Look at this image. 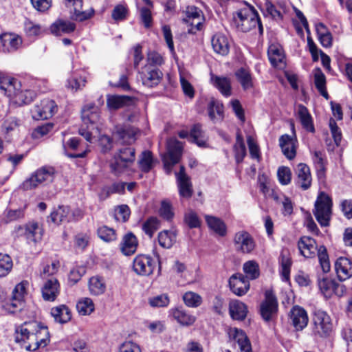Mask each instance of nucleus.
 <instances>
[{
    "label": "nucleus",
    "instance_id": "nucleus-1",
    "mask_svg": "<svg viewBox=\"0 0 352 352\" xmlns=\"http://www.w3.org/2000/svg\"><path fill=\"white\" fill-rule=\"evenodd\" d=\"M298 248L300 254L305 258H311L315 256L317 251V255L324 273L330 270V263L329 255L325 246L320 245L318 248L316 241L309 236H303L300 238L298 242Z\"/></svg>",
    "mask_w": 352,
    "mask_h": 352
},
{
    "label": "nucleus",
    "instance_id": "nucleus-2",
    "mask_svg": "<svg viewBox=\"0 0 352 352\" xmlns=\"http://www.w3.org/2000/svg\"><path fill=\"white\" fill-rule=\"evenodd\" d=\"M38 327V322H25L15 329V341L28 351H34L40 348L34 331Z\"/></svg>",
    "mask_w": 352,
    "mask_h": 352
},
{
    "label": "nucleus",
    "instance_id": "nucleus-3",
    "mask_svg": "<svg viewBox=\"0 0 352 352\" xmlns=\"http://www.w3.org/2000/svg\"><path fill=\"white\" fill-rule=\"evenodd\" d=\"M237 28L244 32L250 31L257 26L259 33L263 34V28L257 12L252 8H245L236 12L233 16Z\"/></svg>",
    "mask_w": 352,
    "mask_h": 352
},
{
    "label": "nucleus",
    "instance_id": "nucleus-4",
    "mask_svg": "<svg viewBox=\"0 0 352 352\" xmlns=\"http://www.w3.org/2000/svg\"><path fill=\"white\" fill-rule=\"evenodd\" d=\"M81 118L82 124L79 129V134L87 142H91L93 139L92 130L96 129V124L100 119L98 107L94 104H89L82 109Z\"/></svg>",
    "mask_w": 352,
    "mask_h": 352
},
{
    "label": "nucleus",
    "instance_id": "nucleus-5",
    "mask_svg": "<svg viewBox=\"0 0 352 352\" xmlns=\"http://www.w3.org/2000/svg\"><path fill=\"white\" fill-rule=\"evenodd\" d=\"M332 200L324 192H320L315 202L313 213L322 227L329 226L331 216Z\"/></svg>",
    "mask_w": 352,
    "mask_h": 352
},
{
    "label": "nucleus",
    "instance_id": "nucleus-6",
    "mask_svg": "<svg viewBox=\"0 0 352 352\" xmlns=\"http://www.w3.org/2000/svg\"><path fill=\"white\" fill-rule=\"evenodd\" d=\"M183 151L181 142L175 138H170L166 143V152L162 155L166 174L170 175L173 167L179 162Z\"/></svg>",
    "mask_w": 352,
    "mask_h": 352
},
{
    "label": "nucleus",
    "instance_id": "nucleus-7",
    "mask_svg": "<svg viewBox=\"0 0 352 352\" xmlns=\"http://www.w3.org/2000/svg\"><path fill=\"white\" fill-rule=\"evenodd\" d=\"M135 153L132 147L120 148L110 163L111 171L116 175L123 173L135 161Z\"/></svg>",
    "mask_w": 352,
    "mask_h": 352
},
{
    "label": "nucleus",
    "instance_id": "nucleus-8",
    "mask_svg": "<svg viewBox=\"0 0 352 352\" xmlns=\"http://www.w3.org/2000/svg\"><path fill=\"white\" fill-rule=\"evenodd\" d=\"M54 168L51 166H43L32 174L30 178L23 182L22 187L25 190L36 188L39 184L53 182L54 178Z\"/></svg>",
    "mask_w": 352,
    "mask_h": 352
},
{
    "label": "nucleus",
    "instance_id": "nucleus-9",
    "mask_svg": "<svg viewBox=\"0 0 352 352\" xmlns=\"http://www.w3.org/2000/svg\"><path fill=\"white\" fill-rule=\"evenodd\" d=\"M313 333L320 338L329 336L333 329V324L330 316L324 311L317 310L313 318Z\"/></svg>",
    "mask_w": 352,
    "mask_h": 352
},
{
    "label": "nucleus",
    "instance_id": "nucleus-10",
    "mask_svg": "<svg viewBox=\"0 0 352 352\" xmlns=\"http://www.w3.org/2000/svg\"><path fill=\"white\" fill-rule=\"evenodd\" d=\"M157 261L148 254H138L133 261V270L139 276H148L153 273Z\"/></svg>",
    "mask_w": 352,
    "mask_h": 352
},
{
    "label": "nucleus",
    "instance_id": "nucleus-11",
    "mask_svg": "<svg viewBox=\"0 0 352 352\" xmlns=\"http://www.w3.org/2000/svg\"><path fill=\"white\" fill-rule=\"evenodd\" d=\"M278 311V300L272 291L267 290L265 293V300L260 305V314L263 319L270 321Z\"/></svg>",
    "mask_w": 352,
    "mask_h": 352
},
{
    "label": "nucleus",
    "instance_id": "nucleus-12",
    "mask_svg": "<svg viewBox=\"0 0 352 352\" xmlns=\"http://www.w3.org/2000/svg\"><path fill=\"white\" fill-rule=\"evenodd\" d=\"M318 285L321 293L326 298L331 297L333 294L341 296L345 292V287L343 285H340L324 274L318 275Z\"/></svg>",
    "mask_w": 352,
    "mask_h": 352
},
{
    "label": "nucleus",
    "instance_id": "nucleus-13",
    "mask_svg": "<svg viewBox=\"0 0 352 352\" xmlns=\"http://www.w3.org/2000/svg\"><path fill=\"white\" fill-rule=\"evenodd\" d=\"M57 111V105L55 102L49 98L42 100L39 104H36L32 109L31 113L33 119L46 120L50 118Z\"/></svg>",
    "mask_w": 352,
    "mask_h": 352
},
{
    "label": "nucleus",
    "instance_id": "nucleus-14",
    "mask_svg": "<svg viewBox=\"0 0 352 352\" xmlns=\"http://www.w3.org/2000/svg\"><path fill=\"white\" fill-rule=\"evenodd\" d=\"M233 243L236 251L243 254L251 253L256 246L253 237L245 230H241L234 234Z\"/></svg>",
    "mask_w": 352,
    "mask_h": 352
},
{
    "label": "nucleus",
    "instance_id": "nucleus-15",
    "mask_svg": "<svg viewBox=\"0 0 352 352\" xmlns=\"http://www.w3.org/2000/svg\"><path fill=\"white\" fill-rule=\"evenodd\" d=\"M163 76L162 71L156 67L145 65L141 72V79L144 85L153 87L157 85Z\"/></svg>",
    "mask_w": 352,
    "mask_h": 352
},
{
    "label": "nucleus",
    "instance_id": "nucleus-16",
    "mask_svg": "<svg viewBox=\"0 0 352 352\" xmlns=\"http://www.w3.org/2000/svg\"><path fill=\"white\" fill-rule=\"evenodd\" d=\"M138 131L133 126L118 125L115 127L113 136L120 144H131L135 141Z\"/></svg>",
    "mask_w": 352,
    "mask_h": 352
},
{
    "label": "nucleus",
    "instance_id": "nucleus-17",
    "mask_svg": "<svg viewBox=\"0 0 352 352\" xmlns=\"http://www.w3.org/2000/svg\"><path fill=\"white\" fill-rule=\"evenodd\" d=\"M22 45V38L15 34L3 33L0 35V51L13 53Z\"/></svg>",
    "mask_w": 352,
    "mask_h": 352
},
{
    "label": "nucleus",
    "instance_id": "nucleus-18",
    "mask_svg": "<svg viewBox=\"0 0 352 352\" xmlns=\"http://www.w3.org/2000/svg\"><path fill=\"white\" fill-rule=\"evenodd\" d=\"M21 87V82L13 77L3 76L0 78L1 93L13 100Z\"/></svg>",
    "mask_w": 352,
    "mask_h": 352
},
{
    "label": "nucleus",
    "instance_id": "nucleus-19",
    "mask_svg": "<svg viewBox=\"0 0 352 352\" xmlns=\"http://www.w3.org/2000/svg\"><path fill=\"white\" fill-rule=\"evenodd\" d=\"M201 11L195 6H188L186 8V19L184 21L190 23V28L188 32L189 34H195L197 31L201 30L202 28V21L204 17Z\"/></svg>",
    "mask_w": 352,
    "mask_h": 352
},
{
    "label": "nucleus",
    "instance_id": "nucleus-20",
    "mask_svg": "<svg viewBox=\"0 0 352 352\" xmlns=\"http://www.w3.org/2000/svg\"><path fill=\"white\" fill-rule=\"evenodd\" d=\"M227 333L228 335L229 341L233 343H237L241 351H252L250 342L243 330L231 327L228 329Z\"/></svg>",
    "mask_w": 352,
    "mask_h": 352
},
{
    "label": "nucleus",
    "instance_id": "nucleus-21",
    "mask_svg": "<svg viewBox=\"0 0 352 352\" xmlns=\"http://www.w3.org/2000/svg\"><path fill=\"white\" fill-rule=\"evenodd\" d=\"M229 285L231 291L239 296L245 294L250 288L249 280L240 273L234 274L229 278Z\"/></svg>",
    "mask_w": 352,
    "mask_h": 352
},
{
    "label": "nucleus",
    "instance_id": "nucleus-22",
    "mask_svg": "<svg viewBox=\"0 0 352 352\" xmlns=\"http://www.w3.org/2000/svg\"><path fill=\"white\" fill-rule=\"evenodd\" d=\"M296 136H291L288 134H284L279 138V146L283 155L289 160H293L296 155Z\"/></svg>",
    "mask_w": 352,
    "mask_h": 352
},
{
    "label": "nucleus",
    "instance_id": "nucleus-23",
    "mask_svg": "<svg viewBox=\"0 0 352 352\" xmlns=\"http://www.w3.org/2000/svg\"><path fill=\"white\" fill-rule=\"evenodd\" d=\"M290 319L297 331H301L307 327L309 321L307 311L301 307L294 306L290 311Z\"/></svg>",
    "mask_w": 352,
    "mask_h": 352
},
{
    "label": "nucleus",
    "instance_id": "nucleus-24",
    "mask_svg": "<svg viewBox=\"0 0 352 352\" xmlns=\"http://www.w3.org/2000/svg\"><path fill=\"white\" fill-rule=\"evenodd\" d=\"M42 296L45 300L54 301L60 292V284L55 278L47 280L41 289Z\"/></svg>",
    "mask_w": 352,
    "mask_h": 352
},
{
    "label": "nucleus",
    "instance_id": "nucleus-25",
    "mask_svg": "<svg viewBox=\"0 0 352 352\" xmlns=\"http://www.w3.org/2000/svg\"><path fill=\"white\" fill-rule=\"evenodd\" d=\"M338 279L344 281L352 276V262L347 258L340 257L335 263Z\"/></svg>",
    "mask_w": 352,
    "mask_h": 352
},
{
    "label": "nucleus",
    "instance_id": "nucleus-26",
    "mask_svg": "<svg viewBox=\"0 0 352 352\" xmlns=\"http://www.w3.org/2000/svg\"><path fill=\"white\" fill-rule=\"evenodd\" d=\"M296 174L297 185L304 190L309 189L311 185V176L309 167L305 164H299L297 166Z\"/></svg>",
    "mask_w": 352,
    "mask_h": 352
},
{
    "label": "nucleus",
    "instance_id": "nucleus-27",
    "mask_svg": "<svg viewBox=\"0 0 352 352\" xmlns=\"http://www.w3.org/2000/svg\"><path fill=\"white\" fill-rule=\"evenodd\" d=\"M138 241L132 232L126 233L120 244V251L125 256L133 254L138 248Z\"/></svg>",
    "mask_w": 352,
    "mask_h": 352
},
{
    "label": "nucleus",
    "instance_id": "nucleus-28",
    "mask_svg": "<svg viewBox=\"0 0 352 352\" xmlns=\"http://www.w3.org/2000/svg\"><path fill=\"white\" fill-rule=\"evenodd\" d=\"M211 43L214 51L221 56H226L229 53L230 45L226 36L221 33L215 34L212 39Z\"/></svg>",
    "mask_w": 352,
    "mask_h": 352
},
{
    "label": "nucleus",
    "instance_id": "nucleus-29",
    "mask_svg": "<svg viewBox=\"0 0 352 352\" xmlns=\"http://www.w3.org/2000/svg\"><path fill=\"white\" fill-rule=\"evenodd\" d=\"M210 82L224 96L228 97L231 95V81L229 78L210 74Z\"/></svg>",
    "mask_w": 352,
    "mask_h": 352
},
{
    "label": "nucleus",
    "instance_id": "nucleus-30",
    "mask_svg": "<svg viewBox=\"0 0 352 352\" xmlns=\"http://www.w3.org/2000/svg\"><path fill=\"white\" fill-rule=\"evenodd\" d=\"M25 235L28 240L37 243L42 239L43 229L38 222L31 221L25 226Z\"/></svg>",
    "mask_w": 352,
    "mask_h": 352
},
{
    "label": "nucleus",
    "instance_id": "nucleus-31",
    "mask_svg": "<svg viewBox=\"0 0 352 352\" xmlns=\"http://www.w3.org/2000/svg\"><path fill=\"white\" fill-rule=\"evenodd\" d=\"M229 311L231 317L234 320H243L248 314V307L240 300H234L230 301Z\"/></svg>",
    "mask_w": 352,
    "mask_h": 352
},
{
    "label": "nucleus",
    "instance_id": "nucleus-32",
    "mask_svg": "<svg viewBox=\"0 0 352 352\" xmlns=\"http://www.w3.org/2000/svg\"><path fill=\"white\" fill-rule=\"evenodd\" d=\"M133 102V98L126 96H109L107 100V107L110 109L116 110L125 106H129Z\"/></svg>",
    "mask_w": 352,
    "mask_h": 352
},
{
    "label": "nucleus",
    "instance_id": "nucleus-33",
    "mask_svg": "<svg viewBox=\"0 0 352 352\" xmlns=\"http://www.w3.org/2000/svg\"><path fill=\"white\" fill-rule=\"evenodd\" d=\"M297 116L305 129L311 133L315 131L311 116L306 107L299 104L298 106Z\"/></svg>",
    "mask_w": 352,
    "mask_h": 352
},
{
    "label": "nucleus",
    "instance_id": "nucleus-34",
    "mask_svg": "<svg viewBox=\"0 0 352 352\" xmlns=\"http://www.w3.org/2000/svg\"><path fill=\"white\" fill-rule=\"evenodd\" d=\"M68 6H72L74 7V19L75 20L82 21L89 19L94 14V10L90 11L82 10V0H67Z\"/></svg>",
    "mask_w": 352,
    "mask_h": 352
},
{
    "label": "nucleus",
    "instance_id": "nucleus-35",
    "mask_svg": "<svg viewBox=\"0 0 352 352\" xmlns=\"http://www.w3.org/2000/svg\"><path fill=\"white\" fill-rule=\"evenodd\" d=\"M170 314L174 319L183 326H190L195 322V317L189 314L182 307L172 309Z\"/></svg>",
    "mask_w": 352,
    "mask_h": 352
},
{
    "label": "nucleus",
    "instance_id": "nucleus-36",
    "mask_svg": "<svg viewBox=\"0 0 352 352\" xmlns=\"http://www.w3.org/2000/svg\"><path fill=\"white\" fill-rule=\"evenodd\" d=\"M75 29L76 25L74 23L64 20H57L50 27L51 32L56 36L71 33Z\"/></svg>",
    "mask_w": 352,
    "mask_h": 352
},
{
    "label": "nucleus",
    "instance_id": "nucleus-37",
    "mask_svg": "<svg viewBox=\"0 0 352 352\" xmlns=\"http://www.w3.org/2000/svg\"><path fill=\"white\" fill-rule=\"evenodd\" d=\"M107 285L104 278L100 276H94L89 278V290L91 294L99 296L106 291Z\"/></svg>",
    "mask_w": 352,
    "mask_h": 352
},
{
    "label": "nucleus",
    "instance_id": "nucleus-38",
    "mask_svg": "<svg viewBox=\"0 0 352 352\" xmlns=\"http://www.w3.org/2000/svg\"><path fill=\"white\" fill-rule=\"evenodd\" d=\"M235 76L243 90L246 91L253 88V78L250 72L241 67L235 72Z\"/></svg>",
    "mask_w": 352,
    "mask_h": 352
},
{
    "label": "nucleus",
    "instance_id": "nucleus-39",
    "mask_svg": "<svg viewBox=\"0 0 352 352\" xmlns=\"http://www.w3.org/2000/svg\"><path fill=\"white\" fill-rule=\"evenodd\" d=\"M51 314L56 322L63 324L69 322L72 318L70 309L65 305H61L51 309Z\"/></svg>",
    "mask_w": 352,
    "mask_h": 352
},
{
    "label": "nucleus",
    "instance_id": "nucleus-40",
    "mask_svg": "<svg viewBox=\"0 0 352 352\" xmlns=\"http://www.w3.org/2000/svg\"><path fill=\"white\" fill-rule=\"evenodd\" d=\"M205 219L208 227L214 232L221 236L226 234V226L221 219L210 215H206Z\"/></svg>",
    "mask_w": 352,
    "mask_h": 352
},
{
    "label": "nucleus",
    "instance_id": "nucleus-41",
    "mask_svg": "<svg viewBox=\"0 0 352 352\" xmlns=\"http://www.w3.org/2000/svg\"><path fill=\"white\" fill-rule=\"evenodd\" d=\"M316 30L321 45L324 47H329L332 45V35L327 26L319 23L316 25Z\"/></svg>",
    "mask_w": 352,
    "mask_h": 352
},
{
    "label": "nucleus",
    "instance_id": "nucleus-42",
    "mask_svg": "<svg viewBox=\"0 0 352 352\" xmlns=\"http://www.w3.org/2000/svg\"><path fill=\"white\" fill-rule=\"evenodd\" d=\"M50 218L52 222L56 224L72 221V218L69 216V208L65 206H59L51 213Z\"/></svg>",
    "mask_w": 352,
    "mask_h": 352
},
{
    "label": "nucleus",
    "instance_id": "nucleus-43",
    "mask_svg": "<svg viewBox=\"0 0 352 352\" xmlns=\"http://www.w3.org/2000/svg\"><path fill=\"white\" fill-rule=\"evenodd\" d=\"M314 84L320 94L326 99L329 98V94L326 89V77L320 68H316L314 71Z\"/></svg>",
    "mask_w": 352,
    "mask_h": 352
},
{
    "label": "nucleus",
    "instance_id": "nucleus-44",
    "mask_svg": "<svg viewBox=\"0 0 352 352\" xmlns=\"http://www.w3.org/2000/svg\"><path fill=\"white\" fill-rule=\"evenodd\" d=\"M190 141L195 143L199 147H206V141L201 126L199 124H195L190 131Z\"/></svg>",
    "mask_w": 352,
    "mask_h": 352
},
{
    "label": "nucleus",
    "instance_id": "nucleus-45",
    "mask_svg": "<svg viewBox=\"0 0 352 352\" xmlns=\"http://www.w3.org/2000/svg\"><path fill=\"white\" fill-rule=\"evenodd\" d=\"M158 242L161 247L170 248L176 242V234L174 231L163 230L158 234Z\"/></svg>",
    "mask_w": 352,
    "mask_h": 352
},
{
    "label": "nucleus",
    "instance_id": "nucleus-46",
    "mask_svg": "<svg viewBox=\"0 0 352 352\" xmlns=\"http://www.w3.org/2000/svg\"><path fill=\"white\" fill-rule=\"evenodd\" d=\"M243 270L245 274V278L254 280L258 278L260 275L259 265L255 261H248L243 265Z\"/></svg>",
    "mask_w": 352,
    "mask_h": 352
},
{
    "label": "nucleus",
    "instance_id": "nucleus-47",
    "mask_svg": "<svg viewBox=\"0 0 352 352\" xmlns=\"http://www.w3.org/2000/svg\"><path fill=\"white\" fill-rule=\"evenodd\" d=\"M208 113L214 122L221 121L223 118V104L217 101H211L208 107Z\"/></svg>",
    "mask_w": 352,
    "mask_h": 352
},
{
    "label": "nucleus",
    "instance_id": "nucleus-48",
    "mask_svg": "<svg viewBox=\"0 0 352 352\" xmlns=\"http://www.w3.org/2000/svg\"><path fill=\"white\" fill-rule=\"evenodd\" d=\"M267 54L271 64L277 67L284 59L282 50L277 45H272L269 47Z\"/></svg>",
    "mask_w": 352,
    "mask_h": 352
},
{
    "label": "nucleus",
    "instance_id": "nucleus-49",
    "mask_svg": "<svg viewBox=\"0 0 352 352\" xmlns=\"http://www.w3.org/2000/svg\"><path fill=\"white\" fill-rule=\"evenodd\" d=\"M138 163L142 171L148 173L155 164L152 153L149 151H143Z\"/></svg>",
    "mask_w": 352,
    "mask_h": 352
},
{
    "label": "nucleus",
    "instance_id": "nucleus-50",
    "mask_svg": "<svg viewBox=\"0 0 352 352\" xmlns=\"http://www.w3.org/2000/svg\"><path fill=\"white\" fill-rule=\"evenodd\" d=\"M179 194L183 198L189 199L193 194L192 184L190 178L177 180Z\"/></svg>",
    "mask_w": 352,
    "mask_h": 352
},
{
    "label": "nucleus",
    "instance_id": "nucleus-51",
    "mask_svg": "<svg viewBox=\"0 0 352 352\" xmlns=\"http://www.w3.org/2000/svg\"><path fill=\"white\" fill-rule=\"evenodd\" d=\"M40 348L46 346L50 342V333L46 326L38 322V327L34 331Z\"/></svg>",
    "mask_w": 352,
    "mask_h": 352
},
{
    "label": "nucleus",
    "instance_id": "nucleus-52",
    "mask_svg": "<svg viewBox=\"0 0 352 352\" xmlns=\"http://www.w3.org/2000/svg\"><path fill=\"white\" fill-rule=\"evenodd\" d=\"M234 151L236 162L238 164L241 163L246 155V147L243 137L239 133L236 135V142L234 145Z\"/></svg>",
    "mask_w": 352,
    "mask_h": 352
},
{
    "label": "nucleus",
    "instance_id": "nucleus-53",
    "mask_svg": "<svg viewBox=\"0 0 352 352\" xmlns=\"http://www.w3.org/2000/svg\"><path fill=\"white\" fill-rule=\"evenodd\" d=\"M76 309L82 316L89 315L94 311V304L91 298H84L77 302Z\"/></svg>",
    "mask_w": 352,
    "mask_h": 352
},
{
    "label": "nucleus",
    "instance_id": "nucleus-54",
    "mask_svg": "<svg viewBox=\"0 0 352 352\" xmlns=\"http://www.w3.org/2000/svg\"><path fill=\"white\" fill-rule=\"evenodd\" d=\"M183 300L188 307H198L202 303L201 296L193 292H187L183 295Z\"/></svg>",
    "mask_w": 352,
    "mask_h": 352
},
{
    "label": "nucleus",
    "instance_id": "nucleus-55",
    "mask_svg": "<svg viewBox=\"0 0 352 352\" xmlns=\"http://www.w3.org/2000/svg\"><path fill=\"white\" fill-rule=\"evenodd\" d=\"M160 228V221L157 217H150L142 224V230L150 238L153 236L154 232Z\"/></svg>",
    "mask_w": 352,
    "mask_h": 352
},
{
    "label": "nucleus",
    "instance_id": "nucleus-56",
    "mask_svg": "<svg viewBox=\"0 0 352 352\" xmlns=\"http://www.w3.org/2000/svg\"><path fill=\"white\" fill-rule=\"evenodd\" d=\"M3 308L10 314H14L20 311L24 307V301L12 296V298L5 302Z\"/></svg>",
    "mask_w": 352,
    "mask_h": 352
},
{
    "label": "nucleus",
    "instance_id": "nucleus-57",
    "mask_svg": "<svg viewBox=\"0 0 352 352\" xmlns=\"http://www.w3.org/2000/svg\"><path fill=\"white\" fill-rule=\"evenodd\" d=\"M280 263L282 267L281 274L282 278L285 281H288L289 279L290 268L292 265V261L290 258L285 254L283 251L280 254Z\"/></svg>",
    "mask_w": 352,
    "mask_h": 352
},
{
    "label": "nucleus",
    "instance_id": "nucleus-58",
    "mask_svg": "<svg viewBox=\"0 0 352 352\" xmlns=\"http://www.w3.org/2000/svg\"><path fill=\"white\" fill-rule=\"evenodd\" d=\"M34 96V94L33 91L28 89L21 90L20 89L14 99V102L19 105L29 104L32 101Z\"/></svg>",
    "mask_w": 352,
    "mask_h": 352
},
{
    "label": "nucleus",
    "instance_id": "nucleus-59",
    "mask_svg": "<svg viewBox=\"0 0 352 352\" xmlns=\"http://www.w3.org/2000/svg\"><path fill=\"white\" fill-rule=\"evenodd\" d=\"M98 236L104 241L111 242L116 240V230L106 226L98 228Z\"/></svg>",
    "mask_w": 352,
    "mask_h": 352
},
{
    "label": "nucleus",
    "instance_id": "nucleus-60",
    "mask_svg": "<svg viewBox=\"0 0 352 352\" xmlns=\"http://www.w3.org/2000/svg\"><path fill=\"white\" fill-rule=\"evenodd\" d=\"M12 261L8 254H0V277L6 276L12 268Z\"/></svg>",
    "mask_w": 352,
    "mask_h": 352
},
{
    "label": "nucleus",
    "instance_id": "nucleus-61",
    "mask_svg": "<svg viewBox=\"0 0 352 352\" xmlns=\"http://www.w3.org/2000/svg\"><path fill=\"white\" fill-rule=\"evenodd\" d=\"M184 222L190 228H196L201 226V221L198 215L192 210H189L185 213Z\"/></svg>",
    "mask_w": 352,
    "mask_h": 352
},
{
    "label": "nucleus",
    "instance_id": "nucleus-62",
    "mask_svg": "<svg viewBox=\"0 0 352 352\" xmlns=\"http://www.w3.org/2000/svg\"><path fill=\"white\" fill-rule=\"evenodd\" d=\"M279 182L283 185H287L292 180V171L289 167H279L277 171Z\"/></svg>",
    "mask_w": 352,
    "mask_h": 352
},
{
    "label": "nucleus",
    "instance_id": "nucleus-63",
    "mask_svg": "<svg viewBox=\"0 0 352 352\" xmlns=\"http://www.w3.org/2000/svg\"><path fill=\"white\" fill-rule=\"evenodd\" d=\"M26 208V205L23 206V208H21L16 210H8L6 214V221L10 222L21 219L25 216V209Z\"/></svg>",
    "mask_w": 352,
    "mask_h": 352
},
{
    "label": "nucleus",
    "instance_id": "nucleus-64",
    "mask_svg": "<svg viewBox=\"0 0 352 352\" xmlns=\"http://www.w3.org/2000/svg\"><path fill=\"white\" fill-rule=\"evenodd\" d=\"M169 298L166 294H161L148 299V303L153 307H166L169 304Z\"/></svg>",
    "mask_w": 352,
    "mask_h": 352
}]
</instances>
